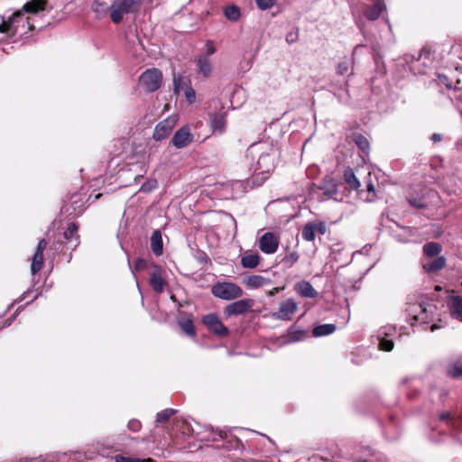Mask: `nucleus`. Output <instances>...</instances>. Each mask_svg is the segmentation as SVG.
Masks as SVG:
<instances>
[{"mask_svg": "<svg viewBox=\"0 0 462 462\" xmlns=\"http://www.w3.org/2000/svg\"><path fill=\"white\" fill-rule=\"evenodd\" d=\"M362 199L367 202L374 201L376 198L375 189L374 184L368 180L366 184V191L360 192Z\"/></svg>", "mask_w": 462, "mask_h": 462, "instance_id": "7c9ffc66", "label": "nucleus"}, {"mask_svg": "<svg viewBox=\"0 0 462 462\" xmlns=\"http://www.w3.org/2000/svg\"><path fill=\"white\" fill-rule=\"evenodd\" d=\"M434 138H435V142L439 141L441 139L440 136L439 134H436L434 135Z\"/></svg>", "mask_w": 462, "mask_h": 462, "instance_id": "0e129e2a", "label": "nucleus"}, {"mask_svg": "<svg viewBox=\"0 0 462 462\" xmlns=\"http://www.w3.org/2000/svg\"><path fill=\"white\" fill-rule=\"evenodd\" d=\"M63 234V237L64 239L68 240L69 242L71 241L72 239H74V246L76 247L78 245H79V236H78V233H67V232H64L62 233Z\"/></svg>", "mask_w": 462, "mask_h": 462, "instance_id": "09e8293b", "label": "nucleus"}, {"mask_svg": "<svg viewBox=\"0 0 462 462\" xmlns=\"http://www.w3.org/2000/svg\"><path fill=\"white\" fill-rule=\"evenodd\" d=\"M246 156L251 158L252 161H254L255 158L257 159L251 166L255 178L258 179L261 177V180H263L267 179L269 174L273 171L279 152L271 143L260 142L249 146Z\"/></svg>", "mask_w": 462, "mask_h": 462, "instance_id": "f03ea898", "label": "nucleus"}, {"mask_svg": "<svg viewBox=\"0 0 462 462\" xmlns=\"http://www.w3.org/2000/svg\"><path fill=\"white\" fill-rule=\"evenodd\" d=\"M11 322H12V320H11V321H9V322H6V323H5V325H3V326H0V329H2V328H5V327L10 326V325H11Z\"/></svg>", "mask_w": 462, "mask_h": 462, "instance_id": "e2e57ef3", "label": "nucleus"}, {"mask_svg": "<svg viewBox=\"0 0 462 462\" xmlns=\"http://www.w3.org/2000/svg\"><path fill=\"white\" fill-rule=\"evenodd\" d=\"M181 329L189 337H195L196 330L194 324L190 319H182L178 321Z\"/></svg>", "mask_w": 462, "mask_h": 462, "instance_id": "c756f323", "label": "nucleus"}, {"mask_svg": "<svg viewBox=\"0 0 462 462\" xmlns=\"http://www.w3.org/2000/svg\"><path fill=\"white\" fill-rule=\"evenodd\" d=\"M147 266V263L145 260L138 258L136 262L134 263V269L137 271H141L145 269Z\"/></svg>", "mask_w": 462, "mask_h": 462, "instance_id": "603ef678", "label": "nucleus"}, {"mask_svg": "<svg viewBox=\"0 0 462 462\" xmlns=\"http://www.w3.org/2000/svg\"><path fill=\"white\" fill-rule=\"evenodd\" d=\"M439 420L442 421H447L449 426H454V420L451 418V414L449 412H443L439 415Z\"/></svg>", "mask_w": 462, "mask_h": 462, "instance_id": "8fccbe9b", "label": "nucleus"}, {"mask_svg": "<svg viewBox=\"0 0 462 462\" xmlns=\"http://www.w3.org/2000/svg\"><path fill=\"white\" fill-rule=\"evenodd\" d=\"M46 246H47V241L45 239H42L39 241L35 252H40V253L43 254V251L45 250Z\"/></svg>", "mask_w": 462, "mask_h": 462, "instance_id": "5fc2aeb1", "label": "nucleus"}, {"mask_svg": "<svg viewBox=\"0 0 462 462\" xmlns=\"http://www.w3.org/2000/svg\"><path fill=\"white\" fill-rule=\"evenodd\" d=\"M360 47H363V45H362V44H357V45L355 47L354 51H353V54H352V55H353V57L356 55V53L357 50H358Z\"/></svg>", "mask_w": 462, "mask_h": 462, "instance_id": "680f3d73", "label": "nucleus"}, {"mask_svg": "<svg viewBox=\"0 0 462 462\" xmlns=\"http://www.w3.org/2000/svg\"><path fill=\"white\" fill-rule=\"evenodd\" d=\"M350 68V61L347 59H345L338 62L337 66V73L338 75H344L346 74Z\"/></svg>", "mask_w": 462, "mask_h": 462, "instance_id": "a19ab883", "label": "nucleus"}, {"mask_svg": "<svg viewBox=\"0 0 462 462\" xmlns=\"http://www.w3.org/2000/svg\"><path fill=\"white\" fill-rule=\"evenodd\" d=\"M357 462H369V461H367V460H365V459H360V460H358Z\"/></svg>", "mask_w": 462, "mask_h": 462, "instance_id": "774afa93", "label": "nucleus"}, {"mask_svg": "<svg viewBox=\"0 0 462 462\" xmlns=\"http://www.w3.org/2000/svg\"><path fill=\"white\" fill-rule=\"evenodd\" d=\"M327 225L323 221L315 220L309 222L304 226L303 231H326Z\"/></svg>", "mask_w": 462, "mask_h": 462, "instance_id": "f704fd0d", "label": "nucleus"}, {"mask_svg": "<svg viewBox=\"0 0 462 462\" xmlns=\"http://www.w3.org/2000/svg\"><path fill=\"white\" fill-rule=\"evenodd\" d=\"M254 301L251 299H242L236 300L224 308V313L226 317L238 316L245 314L252 310Z\"/></svg>", "mask_w": 462, "mask_h": 462, "instance_id": "9d476101", "label": "nucleus"}, {"mask_svg": "<svg viewBox=\"0 0 462 462\" xmlns=\"http://www.w3.org/2000/svg\"><path fill=\"white\" fill-rule=\"evenodd\" d=\"M447 307L450 316L462 321V297L455 294H448L447 298Z\"/></svg>", "mask_w": 462, "mask_h": 462, "instance_id": "dca6fc26", "label": "nucleus"}, {"mask_svg": "<svg viewBox=\"0 0 462 462\" xmlns=\"http://www.w3.org/2000/svg\"><path fill=\"white\" fill-rule=\"evenodd\" d=\"M196 65L199 73H201L204 77L208 78L211 75L212 64L209 57L204 54L199 55L196 59Z\"/></svg>", "mask_w": 462, "mask_h": 462, "instance_id": "4be33fe9", "label": "nucleus"}, {"mask_svg": "<svg viewBox=\"0 0 462 462\" xmlns=\"http://www.w3.org/2000/svg\"><path fill=\"white\" fill-rule=\"evenodd\" d=\"M202 323L209 332L217 337H225L229 334L228 328L222 323L216 313H209L203 316Z\"/></svg>", "mask_w": 462, "mask_h": 462, "instance_id": "6e6552de", "label": "nucleus"}, {"mask_svg": "<svg viewBox=\"0 0 462 462\" xmlns=\"http://www.w3.org/2000/svg\"><path fill=\"white\" fill-rule=\"evenodd\" d=\"M43 266V254L35 252L32 257L31 273L36 274Z\"/></svg>", "mask_w": 462, "mask_h": 462, "instance_id": "c85d7f7f", "label": "nucleus"}, {"mask_svg": "<svg viewBox=\"0 0 462 462\" xmlns=\"http://www.w3.org/2000/svg\"><path fill=\"white\" fill-rule=\"evenodd\" d=\"M383 9H385V5L383 0H374L373 5L365 10V16L367 19L374 21L380 16Z\"/></svg>", "mask_w": 462, "mask_h": 462, "instance_id": "393cba45", "label": "nucleus"}, {"mask_svg": "<svg viewBox=\"0 0 462 462\" xmlns=\"http://www.w3.org/2000/svg\"><path fill=\"white\" fill-rule=\"evenodd\" d=\"M142 0H114L109 5V14L112 22L118 24L124 15L138 10Z\"/></svg>", "mask_w": 462, "mask_h": 462, "instance_id": "39448f33", "label": "nucleus"}, {"mask_svg": "<svg viewBox=\"0 0 462 462\" xmlns=\"http://www.w3.org/2000/svg\"><path fill=\"white\" fill-rule=\"evenodd\" d=\"M266 212L274 217V225L272 228L280 229L285 223H288L295 217V208L293 203L289 199H280L271 201L266 208Z\"/></svg>", "mask_w": 462, "mask_h": 462, "instance_id": "20e7f679", "label": "nucleus"}, {"mask_svg": "<svg viewBox=\"0 0 462 462\" xmlns=\"http://www.w3.org/2000/svg\"><path fill=\"white\" fill-rule=\"evenodd\" d=\"M141 422L137 420H130L128 424H127V428L129 430L133 431V432H137L141 430Z\"/></svg>", "mask_w": 462, "mask_h": 462, "instance_id": "49530a36", "label": "nucleus"}, {"mask_svg": "<svg viewBox=\"0 0 462 462\" xmlns=\"http://www.w3.org/2000/svg\"><path fill=\"white\" fill-rule=\"evenodd\" d=\"M103 5V4L99 3L98 1H95L93 3V10L95 12H99L100 11V7Z\"/></svg>", "mask_w": 462, "mask_h": 462, "instance_id": "13d9d810", "label": "nucleus"}, {"mask_svg": "<svg viewBox=\"0 0 462 462\" xmlns=\"http://www.w3.org/2000/svg\"><path fill=\"white\" fill-rule=\"evenodd\" d=\"M151 248L156 256H160L163 253V243L162 233H152L151 236Z\"/></svg>", "mask_w": 462, "mask_h": 462, "instance_id": "bb28decb", "label": "nucleus"}, {"mask_svg": "<svg viewBox=\"0 0 462 462\" xmlns=\"http://www.w3.org/2000/svg\"><path fill=\"white\" fill-rule=\"evenodd\" d=\"M162 74L157 69H149L143 72L139 78L140 85L148 92L157 90L162 84Z\"/></svg>", "mask_w": 462, "mask_h": 462, "instance_id": "0eeeda50", "label": "nucleus"}, {"mask_svg": "<svg viewBox=\"0 0 462 462\" xmlns=\"http://www.w3.org/2000/svg\"><path fill=\"white\" fill-rule=\"evenodd\" d=\"M336 330V326L334 324H323L315 327L312 330V334L314 337H324L332 334Z\"/></svg>", "mask_w": 462, "mask_h": 462, "instance_id": "cd10ccee", "label": "nucleus"}, {"mask_svg": "<svg viewBox=\"0 0 462 462\" xmlns=\"http://www.w3.org/2000/svg\"><path fill=\"white\" fill-rule=\"evenodd\" d=\"M193 142V135L190 133L189 126L184 125L175 132L171 143L177 149H182Z\"/></svg>", "mask_w": 462, "mask_h": 462, "instance_id": "f8f14e48", "label": "nucleus"}, {"mask_svg": "<svg viewBox=\"0 0 462 462\" xmlns=\"http://www.w3.org/2000/svg\"><path fill=\"white\" fill-rule=\"evenodd\" d=\"M447 373L453 378H458L462 376V363L455 362L449 365L447 368Z\"/></svg>", "mask_w": 462, "mask_h": 462, "instance_id": "c9c22d12", "label": "nucleus"}, {"mask_svg": "<svg viewBox=\"0 0 462 462\" xmlns=\"http://www.w3.org/2000/svg\"><path fill=\"white\" fill-rule=\"evenodd\" d=\"M433 58L430 51L423 49L411 69L420 74H428L431 70Z\"/></svg>", "mask_w": 462, "mask_h": 462, "instance_id": "2eb2a0df", "label": "nucleus"}, {"mask_svg": "<svg viewBox=\"0 0 462 462\" xmlns=\"http://www.w3.org/2000/svg\"><path fill=\"white\" fill-rule=\"evenodd\" d=\"M173 86H174V91L176 93H179L180 90H184V95L187 100L189 103H193L196 98V93L195 90L190 87L188 86L185 81L184 78L180 75H174L173 76Z\"/></svg>", "mask_w": 462, "mask_h": 462, "instance_id": "f3484780", "label": "nucleus"}, {"mask_svg": "<svg viewBox=\"0 0 462 462\" xmlns=\"http://www.w3.org/2000/svg\"><path fill=\"white\" fill-rule=\"evenodd\" d=\"M115 462H144V460H142L140 458L117 455L115 457ZM145 462H152V460L151 458H148L145 460Z\"/></svg>", "mask_w": 462, "mask_h": 462, "instance_id": "79ce46f5", "label": "nucleus"}, {"mask_svg": "<svg viewBox=\"0 0 462 462\" xmlns=\"http://www.w3.org/2000/svg\"><path fill=\"white\" fill-rule=\"evenodd\" d=\"M207 218L216 222L215 227L226 229H236V222L232 215L226 212H209L206 215Z\"/></svg>", "mask_w": 462, "mask_h": 462, "instance_id": "1a4fd4ad", "label": "nucleus"}, {"mask_svg": "<svg viewBox=\"0 0 462 462\" xmlns=\"http://www.w3.org/2000/svg\"><path fill=\"white\" fill-rule=\"evenodd\" d=\"M279 241L276 233H263L259 239V248L264 254H274L278 249Z\"/></svg>", "mask_w": 462, "mask_h": 462, "instance_id": "4468645a", "label": "nucleus"}, {"mask_svg": "<svg viewBox=\"0 0 462 462\" xmlns=\"http://www.w3.org/2000/svg\"><path fill=\"white\" fill-rule=\"evenodd\" d=\"M379 346L382 350L389 352L393 348V342L387 338H382Z\"/></svg>", "mask_w": 462, "mask_h": 462, "instance_id": "a18cd8bd", "label": "nucleus"}, {"mask_svg": "<svg viewBox=\"0 0 462 462\" xmlns=\"http://www.w3.org/2000/svg\"><path fill=\"white\" fill-rule=\"evenodd\" d=\"M286 41H287L288 42H293L295 41V39H294V38H292V33H289V34L287 35V37H286Z\"/></svg>", "mask_w": 462, "mask_h": 462, "instance_id": "bf43d9fd", "label": "nucleus"}, {"mask_svg": "<svg viewBox=\"0 0 462 462\" xmlns=\"http://www.w3.org/2000/svg\"><path fill=\"white\" fill-rule=\"evenodd\" d=\"M206 48H207V54H205V55L208 57H209L210 55H212L216 52V47L214 45V42L210 40L207 41Z\"/></svg>", "mask_w": 462, "mask_h": 462, "instance_id": "3c124183", "label": "nucleus"}, {"mask_svg": "<svg viewBox=\"0 0 462 462\" xmlns=\"http://www.w3.org/2000/svg\"><path fill=\"white\" fill-rule=\"evenodd\" d=\"M354 141L356 144L364 152H366L369 149V142L368 140L363 136L362 134H356L354 136Z\"/></svg>", "mask_w": 462, "mask_h": 462, "instance_id": "4c0bfd02", "label": "nucleus"}, {"mask_svg": "<svg viewBox=\"0 0 462 462\" xmlns=\"http://www.w3.org/2000/svg\"><path fill=\"white\" fill-rule=\"evenodd\" d=\"M430 192V189H428L419 198H412V197L409 198V199H408L409 203L415 208L426 207L427 206L426 195H428Z\"/></svg>", "mask_w": 462, "mask_h": 462, "instance_id": "2f4dec72", "label": "nucleus"}, {"mask_svg": "<svg viewBox=\"0 0 462 462\" xmlns=\"http://www.w3.org/2000/svg\"><path fill=\"white\" fill-rule=\"evenodd\" d=\"M431 293L422 294L416 302L409 304L407 311L412 318V327L420 328L421 330L433 331V312H432Z\"/></svg>", "mask_w": 462, "mask_h": 462, "instance_id": "7ed1b4c3", "label": "nucleus"}, {"mask_svg": "<svg viewBox=\"0 0 462 462\" xmlns=\"http://www.w3.org/2000/svg\"><path fill=\"white\" fill-rule=\"evenodd\" d=\"M297 310L298 306L294 300L287 299L280 302L278 310L272 316L275 319L291 320Z\"/></svg>", "mask_w": 462, "mask_h": 462, "instance_id": "9b49d317", "label": "nucleus"}, {"mask_svg": "<svg viewBox=\"0 0 462 462\" xmlns=\"http://www.w3.org/2000/svg\"><path fill=\"white\" fill-rule=\"evenodd\" d=\"M294 289L299 295L304 298L314 299L319 295L318 291L313 288V286L306 281L297 282L294 286Z\"/></svg>", "mask_w": 462, "mask_h": 462, "instance_id": "412c9836", "label": "nucleus"}, {"mask_svg": "<svg viewBox=\"0 0 462 462\" xmlns=\"http://www.w3.org/2000/svg\"><path fill=\"white\" fill-rule=\"evenodd\" d=\"M381 224L383 228H388V229H392V230L399 227L398 223H396L395 221L389 218V217H383Z\"/></svg>", "mask_w": 462, "mask_h": 462, "instance_id": "37998d69", "label": "nucleus"}, {"mask_svg": "<svg viewBox=\"0 0 462 462\" xmlns=\"http://www.w3.org/2000/svg\"><path fill=\"white\" fill-rule=\"evenodd\" d=\"M211 293L224 300H233L243 296V289L236 283L230 282H219L211 287Z\"/></svg>", "mask_w": 462, "mask_h": 462, "instance_id": "423d86ee", "label": "nucleus"}, {"mask_svg": "<svg viewBox=\"0 0 462 462\" xmlns=\"http://www.w3.org/2000/svg\"><path fill=\"white\" fill-rule=\"evenodd\" d=\"M176 118L172 116H170L158 123L153 131V139L156 141H162L168 137L176 125Z\"/></svg>", "mask_w": 462, "mask_h": 462, "instance_id": "ddd939ff", "label": "nucleus"}, {"mask_svg": "<svg viewBox=\"0 0 462 462\" xmlns=\"http://www.w3.org/2000/svg\"><path fill=\"white\" fill-rule=\"evenodd\" d=\"M45 6V0H31L25 3L23 8L14 13L8 20L2 21L0 23V32L6 34L9 38L26 36L29 32L34 29V20L29 16L24 17V14H38L43 11Z\"/></svg>", "mask_w": 462, "mask_h": 462, "instance_id": "f257e3e1", "label": "nucleus"}, {"mask_svg": "<svg viewBox=\"0 0 462 462\" xmlns=\"http://www.w3.org/2000/svg\"><path fill=\"white\" fill-rule=\"evenodd\" d=\"M435 82H437L438 84L444 85L448 89H454L453 72L451 73V76H447L445 74L439 73L437 75V79H435Z\"/></svg>", "mask_w": 462, "mask_h": 462, "instance_id": "473e14b6", "label": "nucleus"}, {"mask_svg": "<svg viewBox=\"0 0 462 462\" xmlns=\"http://www.w3.org/2000/svg\"><path fill=\"white\" fill-rule=\"evenodd\" d=\"M454 90H462V69H456L453 71Z\"/></svg>", "mask_w": 462, "mask_h": 462, "instance_id": "ea45409f", "label": "nucleus"}, {"mask_svg": "<svg viewBox=\"0 0 462 462\" xmlns=\"http://www.w3.org/2000/svg\"><path fill=\"white\" fill-rule=\"evenodd\" d=\"M224 14L226 19L232 22H236L240 17V10L236 5L226 6Z\"/></svg>", "mask_w": 462, "mask_h": 462, "instance_id": "72a5a7b5", "label": "nucleus"}, {"mask_svg": "<svg viewBox=\"0 0 462 462\" xmlns=\"http://www.w3.org/2000/svg\"><path fill=\"white\" fill-rule=\"evenodd\" d=\"M299 260V254L296 252L291 253L284 258V262L289 265L292 266Z\"/></svg>", "mask_w": 462, "mask_h": 462, "instance_id": "de8ad7c7", "label": "nucleus"}, {"mask_svg": "<svg viewBox=\"0 0 462 462\" xmlns=\"http://www.w3.org/2000/svg\"><path fill=\"white\" fill-rule=\"evenodd\" d=\"M255 1H256V4H257L258 7L261 10L270 9L276 3V0H255Z\"/></svg>", "mask_w": 462, "mask_h": 462, "instance_id": "c03bdc74", "label": "nucleus"}, {"mask_svg": "<svg viewBox=\"0 0 462 462\" xmlns=\"http://www.w3.org/2000/svg\"><path fill=\"white\" fill-rule=\"evenodd\" d=\"M343 178L351 189L357 190L360 188V181L351 168H346L345 170Z\"/></svg>", "mask_w": 462, "mask_h": 462, "instance_id": "a878e982", "label": "nucleus"}, {"mask_svg": "<svg viewBox=\"0 0 462 462\" xmlns=\"http://www.w3.org/2000/svg\"><path fill=\"white\" fill-rule=\"evenodd\" d=\"M149 283L152 290L157 293H162L166 285L165 280L162 275V269L158 265H154V271L150 275Z\"/></svg>", "mask_w": 462, "mask_h": 462, "instance_id": "6ab92c4d", "label": "nucleus"}, {"mask_svg": "<svg viewBox=\"0 0 462 462\" xmlns=\"http://www.w3.org/2000/svg\"><path fill=\"white\" fill-rule=\"evenodd\" d=\"M210 126L214 134H222L226 131V112L219 111L210 116Z\"/></svg>", "mask_w": 462, "mask_h": 462, "instance_id": "a211bd4d", "label": "nucleus"}, {"mask_svg": "<svg viewBox=\"0 0 462 462\" xmlns=\"http://www.w3.org/2000/svg\"><path fill=\"white\" fill-rule=\"evenodd\" d=\"M439 324H438V323H436V322H435V325H434L435 329H437V328H442V327H443V324L441 323V319H439Z\"/></svg>", "mask_w": 462, "mask_h": 462, "instance_id": "052dcab7", "label": "nucleus"}, {"mask_svg": "<svg viewBox=\"0 0 462 462\" xmlns=\"http://www.w3.org/2000/svg\"><path fill=\"white\" fill-rule=\"evenodd\" d=\"M176 411L173 409H165L162 411H160L157 414L156 421L158 423L165 422L167 421L173 414H175Z\"/></svg>", "mask_w": 462, "mask_h": 462, "instance_id": "58836bf2", "label": "nucleus"}, {"mask_svg": "<svg viewBox=\"0 0 462 462\" xmlns=\"http://www.w3.org/2000/svg\"><path fill=\"white\" fill-rule=\"evenodd\" d=\"M423 252L429 259L427 262H422V268L430 275L433 273V242L427 243L423 247Z\"/></svg>", "mask_w": 462, "mask_h": 462, "instance_id": "b1692460", "label": "nucleus"}, {"mask_svg": "<svg viewBox=\"0 0 462 462\" xmlns=\"http://www.w3.org/2000/svg\"><path fill=\"white\" fill-rule=\"evenodd\" d=\"M260 255L257 253L246 251L241 257V265L244 268L254 269L260 263Z\"/></svg>", "mask_w": 462, "mask_h": 462, "instance_id": "5701e85b", "label": "nucleus"}, {"mask_svg": "<svg viewBox=\"0 0 462 462\" xmlns=\"http://www.w3.org/2000/svg\"><path fill=\"white\" fill-rule=\"evenodd\" d=\"M434 290H435V291H440L441 288L438 285H435Z\"/></svg>", "mask_w": 462, "mask_h": 462, "instance_id": "69168bd1", "label": "nucleus"}, {"mask_svg": "<svg viewBox=\"0 0 462 462\" xmlns=\"http://www.w3.org/2000/svg\"><path fill=\"white\" fill-rule=\"evenodd\" d=\"M157 185L156 180L149 181L148 183H145L142 186L141 189L143 191H150L151 189H154Z\"/></svg>", "mask_w": 462, "mask_h": 462, "instance_id": "864d4df0", "label": "nucleus"}, {"mask_svg": "<svg viewBox=\"0 0 462 462\" xmlns=\"http://www.w3.org/2000/svg\"><path fill=\"white\" fill-rule=\"evenodd\" d=\"M441 252V245L435 243V272L442 269L446 264V259L443 256H437Z\"/></svg>", "mask_w": 462, "mask_h": 462, "instance_id": "e433bc0d", "label": "nucleus"}, {"mask_svg": "<svg viewBox=\"0 0 462 462\" xmlns=\"http://www.w3.org/2000/svg\"><path fill=\"white\" fill-rule=\"evenodd\" d=\"M225 436H226V434H223V432H222V431H220V432H219V438H220V439H224V438H225Z\"/></svg>", "mask_w": 462, "mask_h": 462, "instance_id": "338daca9", "label": "nucleus"}, {"mask_svg": "<svg viewBox=\"0 0 462 462\" xmlns=\"http://www.w3.org/2000/svg\"><path fill=\"white\" fill-rule=\"evenodd\" d=\"M243 283L251 290L267 286L272 283L271 279L259 274H253L243 279Z\"/></svg>", "mask_w": 462, "mask_h": 462, "instance_id": "aec40b11", "label": "nucleus"}, {"mask_svg": "<svg viewBox=\"0 0 462 462\" xmlns=\"http://www.w3.org/2000/svg\"><path fill=\"white\" fill-rule=\"evenodd\" d=\"M315 236L316 233H302V238L306 241H313Z\"/></svg>", "mask_w": 462, "mask_h": 462, "instance_id": "4d7b16f0", "label": "nucleus"}, {"mask_svg": "<svg viewBox=\"0 0 462 462\" xmlns=\"http://www.w3.org/2000/svg\"><path fill=\"white\" fill-rule=\"evenodd\" d=\"M79 229V226L75 222H69L66 226V231H77Z\"/></svg>", "mask_w": 462, "mask_h": 462, "instance_id": "6e6d98bb", "label": "nucleus"}]
</instances>
